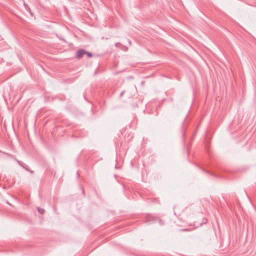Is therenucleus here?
<instances>
[{"label":"nucleus","mask_w":256,"mask_h":256,"mask_svg":"<svg viewBox=\"0 0 256 256\" xmlns=\"http://www.w3.org/2000/svg\"><path fill=\"white\" fill-rule=\"evenodd\" d=\"M86 52V51L84 50H78L76 52V58L78 59L80 58Z\"/></svg>","instance_id":"1"},{"label":"nucleus","mask_w":256,"mask_h":256,"mask_svg":"<svg viewBox=\"0 0 256 256\" xmlns=\"http://www.w3.org/2000/svg\"><path fill=\"white\" fill-rule=\"evenodd\" d=\"M17 162H18V164H19V165H20V166H22V167H23V168H24L26 170H27V171H30L32 174V173L34 172H33V171H30L28 168H26L24 167V166H23L20 164V161H18V160H17Z\"/></svg>","instance_id":"2"},{"label":"nucleus","mask_w":256,"mask_h":256,"mask_svg":"<svg viewBox=\"0 0 256 256\" xmlns=\"http://www.w3.org/2000/svg\"><path fill=\"white\" fill-rule=\"evenodd\" d=\"M38 212L40 214H44L45 210L43 208H38Z\"/></svg>","instance_id":"3"},{"label":"nucleus","mask_w":256,"mask_h":256,"mask_svg":"<svg viewBox=\"0 0 256 256\" xmlns=\"http://www.w3.org/2000/svg\"><path fill=\"white\" fill-rule=\"evenodd\" d=\"M85 54H88V56L89 58H91L92 56V54L91 52H86L85 53Z\"/></svg>","instance_id":"4"},{"label":"nucleus","mask_w":256,"mask_h":256,"mask_svg":"<svg viewBox=\"0 0 256 256\" xmlns=\"http://www.w3.org/2000/svg\"><path fill=\"white\" fill-rule=\"evenodd\" d=\"M124 93V91L120 93V96H122Z\"/></svg>","instance_id":"5"},{"label":"nucleus","mask_w":256,"mask_h":256,"mask_svg":"<svg viewBox=\"0 0 256 256\" xmlns=\"http://www.w3.org/2000/svg\"><path fill=\"white\" fill-rule=\"evenodd\" d=\"M118 44H119V43H116V46H117Z\"/></svg>","instance_id":"6"},{"label":"nucleus","mask_w":256,"mask_h":256,"mask_svg":"<svg viewBox=\"0 0 256 256\" xmlns=\"http://www.w3.org/2000/svg\"><path fill=\"white\" fill-rule=\"evenodd\" d=\"M183 230V231L186 230V229H183V230Z\"/></svg>","instance_id":"7"}]
</instances>
